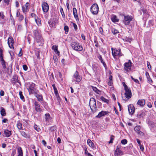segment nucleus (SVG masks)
I'll use <instances>...</instances> for the list:
<instances>
[{
    "label": "nucleus",
    "mask_w": 156,
    "mask_h": 156,
    "mask_svg": "<svg viewBox=\"0 0 156 156\" xmlns=\"http://www.w3.org/2000/svg\"><path fill=\"white\" fill-rule=\"evenodd\" d=\"M89 106L92 113H94L98 111L96 100L94 98H90L89 102Z\"/></svg>",
    "instance_id": "nucleus-1"
},
{
    "label": "nucleus",
    "mask_w": 156,
    "mask_h": 156,
    "mask_svg": "<svg viewBox=\"0 0 156 156\" xmlns=\"http://www.w3.org/2000/svg\"><path fill=\"white\" fill-rule=\"evenodd\" d=\"M71 46L73 50L76 51H82L83 49V48L81 45L79 43L75 42L72 43Z\"/></svg>",
    "instance_id": "nucleus-2"
},
{
    "label": "nucleus",
    "mask_w": 156,
    "mask_h": 156,
    "mask_svg": "<svg viewBox=\"0 0 156 156\" xmlns=\"http://www.w3.org/2000/svg\"><path fill=\"white\" fill-rule=\"evenodd\" d=\"M33 33L36 41L37 42H42L43 41L42 38L39 31L37 30H34Z\"/></svg>",
    "instance_id": "nucleus-3"
},
{
    "label": "nucleus",
    "mask_w": 156,
    "mask_h": 156,
    "mask_svg": "<svg viewBox=\"0 0 156 156\" xmlns=\"http://www.w3.org/2000/svg\"><path fill=\"white\" fill-rule=\"evenodd\" d=\"M111 49L112 55L114 58H115V57L116 56L120 57L123 55L121 52V49H114L113 48H112Z\"/></svg>",
    "instance_id": "nucleus-4"
},
{
    "label": "nucleus",
    "mask_w": 156,
    "mask_h": 156,
    "mask_svg": "<svg viewBox=\"0 0 156 156\" xmlns=\"http://www.w3.org/2000/svg\"><path fill=\"white\" fill-rule=\"evenodd\" d=\"M98 7L97 4H93L90 8V11L93 14H97L98 12Z\"/></svg>",
    "instance_id": "nucleus-5"
},
{
    "label": "nucleus",
    "mask_w": 156,
    "mask_h": 156,
    "mask_svg": "<svg viewBox=\"0 0 156 156\" xmlns=\"http://www.w3.org/2000/svg\"><path fill=\"white\" fill-rule=\"evenodd\" d=\"M35 84L33 83H31L29 85V86L28 88V90L29 91L30 94H33L35 92H37V90H35L34 88Z\"/></svg>",
    "instance_id": "nucleus-6"
},
{
    "label": "nucleus",
    "mask_w": 156,
    "mask_h": 156,
    "mask_svg": "<svg viewBox=\"0 0 156 156\" xmlns=\"http://www.w3.org/2000/svg\"><path fill=\"white\" fill-rule=\"evenodd\" d=\"M133 18L129 15L124 16L123 22L126 25H129L130 22L132 20Z\"/></svg>",
    "instance_id": "nucleus-7"
},
{
    "label": "nucleus",
    "mask_w": 156,
    "mask_h": 156,
    "mask_svg": "<svg viewBox=\"0 0 156 156\" xmlns=\"http://www.w3.org/2000/svg\"><path fill=\"white\" fill-rule=\"evenodd\" d=\"M73 80L77 82H79L81 81V79L79 76V73L77 71H76L74 74Z\"/></svg>",
    "instance_id": "nucleus-8"
},
{
    "label": "nucleus",
    "mask_w": 156,
    "mask_h": 156,
    "mask_svg": "<svg viewBox=\"0 0 156 156\" xmlns=\"http://www.w3.org/2000/svg\"><path fill=\"white\" fill-rule=\"evenodd\" d=\"M125 95L126 98L128 99L130 98L131 97V92L130 89L128 88H127L125 89Z\"/></svg>",
    "instance_id": "nucleus-9"
},
{
    "label": "nucleus",
    "mask_w": 156,
    "mask_h": 156,
    "mask_svg": "<svg viewBox=\"0 0 156 156\" xmlns=\"http://www.w3.org/2000/svg\"><path fill=\"white\" fill-rule=\"evenodd\" d=\"M128 110L129 114L132 115L134 114L135 111V108L133 105H129L128 106Z\"/></svg>",
    "instance_id": "nucleus-10"
},
{
    "label": "nucleus",
    "mask_w": 156,
    "mask_h": 156,
    "mask_svg": "<svg viewBox=\"0 0 156 156\" xmlns=\"http://www.w3.org/2000/svg\"><path fill=\"white\" fill-rule=\"evenodd\" d=\"M42 7L43 11L44 12H47L49 10V5L46 2H44L42 5Z\"/></svg>",
    "instance_id": "nucleus-11"
},
{
    "label": "nucleus",
    "mask_w": 156,
    "mask_h": 156,
    "mask_svg": "<svg viewBox=\"0 0 156 156\" xmlns=\"http://www.w3.org/2000/svg\"><path fill=\"white\" fill-rule=\"evenodd\" d=\"M132 62L130 60H129L128 62H126L124 64V69L126 71L131 69Z\"/></svg>",
    "instance_id": "nucleus-12"
},
{
    "label": "nucleus",
    "mask_w": 156,
    "mask_h": 156,
    "mask_svg": "<svg viewBox=\"0 0 156 156\" xmlns=\"http://www.w3.org/2000/svg\"><path fill=\"white\" fill-rule=\"evenodd\" d=\"M109 112L108 111H101L99 112L98 115L96 116L97 118H100L101 117L105 116Z\"/></svg>",
    "instance_id": "nucleus-13"
},
{
    "label": "nucleus",
    "mask_w": 156,
    "mask_h": 156,
    "mask_svg": "<svg viewBox=\"0 0 156 156\" xmlns=\"http://www.w3.org/2000/svg\"><path fill=\"white\" fill-rule=\"evenodd\" d=\"M14 40L12 37H9L8 38V43L10 48H14L13 46V44L14 43Z\"/></svg>",
    "instance_id": "nucleus-14"
},
{
    "label": "nucleus",
    "mask_w": 156,
    "mask_h": 156,
    "mask_svg": "<svg viewBox=\"0 0 156 156\" xmlns=\"http://www.w3.org/2000/svg\"><path fill=\"white\" fill-rule=\"evenodd\" d=\"M38 90H37V92H35L34 94L35 96L37 98L38 100L39 101H43V99L42 95H40L38 94Z\"/></svg>",
    "instance_id": "nucleus-15"
},
{
    "label": "nucleus",
    "mask_w": 156,
    "mask_h": 156,
    "mask_svg": "<svg viewBox=\"0 0 156 156\" xmlns=\"http://www.w3.org/2000/svg\"><path fill=\"white\" fill-rule=\"evenodd\" d=\"M34 105L36 112H40L41 111V109L40 107V105L38 104V103L37 101L35 102Z\"/></svg>",
    "instance_id": "nucleus-16"
},
{
    "label": "nucleus",
    "mask_w": 156,
    "mask_h": 156,
    "mask_svg": "<svg viewBox=\"0 0 156 156\" xmlns=\"http://www.w3.org/2000/svg\"><path fill=\"white\" fill-rule=\"evenodd\" d=\"M4 137H9L12 135L11 132L8 129H5L4 130Z\"/></svg>",
    "instance_id": "nucleus-17"
},
{
    "label": "nucleus",
    "mask_w": 156,
    "mask_h": 156,
    "mask_svg": "<svg viewBox=\"0 0 156 156\" xmlns=\"http://www.w3.org/2000/svg\"><path fill=\"white\" fill-rule=\"evenodd\" d=\"M52 49L54 51L55 53L59 55V51H58V46L56 45H53L52 47Z\"/></svg>",
    "instance_id": "nucleus-18"
},
{
    "label": "nucleus",
    "mask_w": 156,
    "mask_h": 156,
    "mask_svg": "<svg viewBox=\"0 0 156 156\" xmlns=\"http://www.w3.org/2000/svg\"><path fill=\"white\" fill-rule=\"evenodd\" d=\"M12 82L13 84H15L17 82L19 83L18 77L16 75H14L13 76L12 79Z\"/></svg>",
    "instance_id": "nucleus-19"
},
{
    "label": "nucleus",
    "mask_w": 156,
    "mask_h": 156,
    "mask_svg": "<svg viewBox=\"0 0 156 156\" xmlns=\"http://www.w3.org/2000/svg\"><path fill=\"white\" fill-rule=\"evenodd\" d=\"M137 104L141 106H143L145 104V101L144 99L139 100Z\"/></svg>",
    "instance_id": "nucleus-20"
},
{
    "label": "nucleus",
    "mask_w": 156,
    "mask_h": 156,
    "mask_svg": "<svg viewBox=\"0 0 156 156\" xmlns=\"http://www.w3.org/2000/svg\"><path fill=\"white\" fill-rule=\"evenodd\" d=\"M73 14L75 18L77 20V19H79L77 11L76 9L75 8H73Z\"/></svg>",
    "instance_id": "nucleus-21"
},
{
    "label": "nucleus",
    "mask_w": 156,
    "mask_h": 156,
    "mask_svg": "<svg viewBox=\"0 0 156 156\" xmlns=\"http://www.w3.org/2000/svg\"><path fill=\"white\" fill-rule=\"evenodd\" d=\"M122 154V151L119 149H116L115 151V155H121Z\"/></svg>",
    "instance_id": "nucleus-22"
},
{
    "label": "nucleus",
    "mask_w": 156,
    "mask_h": 156,
    "mask_svg": "<svg viewBox=\"0 0 156 156\" xmlns=\"http://www.w3.org/2000/svg\"><path fill=\"white\" fill-rule=\"evenodd\" d=\"M0 113L2 116H5L6 114L5 109L2 107H0Z\"/></svg>",
    "instance_id": "nucleus-23"
},
{
    "label": "nucleus",
    "mask_w": 156,
    "mask_h": 156,
    "mask_svg": "<svg viewBox=\"0 0 156 156\" xmlns=\"http://www.w3.org/2000/svg\"><path fill=\"white\" fill-rule=\"evenodd\" d=\"M111 20L114 23L118 22L119 20L117 16L115 15H113L112 16Z\"/></svg>",
    "instance_id": "nucleus-24"
},
{
    "label": "nucleus",
    "mask_w": 156,
    "mask_h": 156,
    "mask_svg": "<svg viewBox=\"0 0 156 156\" xmlns=\"http://www.w3.org/2000/svg\"><path fill=\"white\" fill-rule=\"evenodd\" d=\"M98 58L99 60L101 61V62L103 64L104 66L105 67L106 66V65L105 62L104 61L103 59H102L101 55H99L98 56Z\"/></svg>",
    "instance_id": "nucleus-25"
},
{
    "label": "nucleus",
    "mask_w": 156,
    "mask_h": 156,
    "mask_svg": "<svg viewBox=\"0 0 156 156\" xmlns=\"http://www.w3.org/2000/svg\"><path fill=\"white\" fill-rule=\"evenodd\" d=\"M48 23L51 27L54 26L55 24V22L54 20H51L48 21Z\"/></svg>",
    "instance_id": "nucleus-26"
},
{
    "label": "nucleus",
    "mask_w": 156,
    "mask_h": 156,
    "mask_svg": "<svg viewBox=\"0 0 156 156\" xmlns=\"http://www.w3.org/2000/svg\"><path fill=\"white\" fill-rule=\"evenodd\" d=\"M18 155V156H23V153L22 148L21 147H19L17 149Z\"/></svg>",
    "instance_id": "nucleus-27"
},
{
    "label": "nucleus",
    "mask_w": 156,
    "mask_h": 156,
    "mask_svg": "<svg viewBox=\"0 0 156 156\" xmlns=\"http://www.w3.org/2000/svg\"><path fill=\"white\" fill-rule=\"evenodd\" d=\"M93 90L96 93L98 94H100L101 91H100L98 90L96 87L91 86Z\"/></svg>",
    "instance_id": "nucleus-28"
},
{
    "label": "nucleus",
    "mask_w": 156,
    "mask_h": 156,
    "mask_svg": "<svg viewBox=\"0 0 156 156\" xmlns=\"http://www.w3.org/2000/svg\"><path fill=\"white\" fill-rule=\"evenodd\" d=\"M16 126L19 129H23V127H22V124L21 122H20V121H18L17 122Z\"/></svg>",
    "instance_id": "nucleus-29"
},
{
    "label": "nucleus",
    "mask_w": 156,
    "mask_h": 156,
    "mask_svg": "<svg viewBox=\"0 0 156 156\" xmlns=\"http://www.w3.org/2000/svg\"><path fill=\"white\" fill-rule=\"evenodd\" d=\"M87 143L90 147H94V144L90 139H88L87 140Z\"/></svg>",
    "instance_id": "nucleus-30"
},
{
    "label": "nucleus",
    "mask_w": 156,
    "mask_h": 156,
    "mask_svg": "<svg viewBox=\"0 0 156 156\" xmlns=\"http://www.w3.org/2000/svg\"><path fill=\"white\" fill-rule=\"evenodd\" d=\"M3 51L2 49L0 48V60L2 61L4 60L3 58Z\"/></svg>",
    "instance_id": "nucleus-31"
},
{
    "label": "nucleus",
    "mask_w": 156,
    "mask_h": 156,
    "mask_svg": "<svg viewBox=\"0 0 156 156\" xmlns=\"http://www.w3.org/2000/svg\"><path fill=\"white\" fill-rule=\"evenodd\" d=\"M35 20L37 24L38 25H41V21L37 17H35Z\"/></svg>",
    "instance_id": "nucleus-32"
},
{
    "label": "nucleus",
    "mask_w": 156,
    "mask_h": 156,
    "mask_svg": "<svg viewBox=\"0 0 156 156\" xmlns=\"http://www.w3.org/2000/svg\"><path fill=\"white\" fill-rule=\"evenodd\" d=\"M112 76L111 75H110L109 77V81L108 83V85L111 86L112 85Z\"/></svg>",
    "instance_id": "nucleus-33"
},
{
    "label": "nucleus",
    "mask_w": 156,
    "mask_h": 156,
    "mask_svg": "<svg viewBox=\"0 0 156 156\" xmlns=\"http://www.w3.org/2000/svg\"><path fill=\"white\" fill-rule=\"evenodd\" d=\"M141 128V126H136L134 128V130L137 133L140 131Z\"/></svg>",
    "instance_id": "nucleus-34"
},
{
    "label": "nucleus",
    "mask_w": 156,
    "mask_h": 156,
    "mask_svg": "<svg viewBox=\"0 0 156 156\" xmlns=\"http://www.w3.org/2000/svg\"><path fill=\"white\" fill-rule=\"evenodd\" d=\"M20 132L21 135L24 137L27 138L28 137V135L25 132L23 131H20Z\"/></svg>",
    "instance_id": "nucleus-35"
},
{
    "label": "nucleus",
    "mask_w": 156,
    "mask_h": 156,
    "mask_svg": "<svg viewBox=\"0 0 156 156\" xmlns=\"http://www.w3.org/2000/svg\"><path fill=\"white\" fill-rule=\"evenodd\" d=\"M60 11L61 14H62L63 18H65V15L64 13L63 9L61 7H60Z\"/></svg>",
    "instance_id": "nucleus-36"
},
{
    "label": "nucleus",
    "mask_w": 156,
    "mask_h": 156,
    "mask_svg": "<svg viewBox=\"0 0 156 156\" xmlns=\"http://www.w3.org/2000/svg\"><path fill=\"white\" fill-rule=\"evenodd\" d=\"M50 115L49 113H47L45 114V119L46 121H48L49 120Z\"/></svg>",
    "instance_id": "nucleus-37"
},
{
    "label": "nucleus",
    "mask_w": 156,
    "mask_h": 156,
    "mask_svg": "<svg viewBox=\"0 0 156 156\" xmlns=\"http://www.w3.org/2000/svg\"><path fill=\"white\" fill-rule=\"evenodd\" d=\"M100 98L102 101L107 103H108V100L105 98L103 96L101 97Z\"/></svg>",
    "instance_id": "nucleus-38"
},
{
    "label": "nucleus",
    "mask_w": 156,
    "mask_h": 156,
    "mask_svg": "<svg viewBox=\"0 0 156 156\" xmlns=\"http://www.w3.org/2000/svg\"><path fill=\"white\" fill-rule=\"evenodd\" d=\"M1 62V64L2 66L3 69H5L6 67V64H5V61L4 60Z\"/></svg>",
    "instance_id": "nucleus-39"
},
{
    "label": "nucleus",
    "mask_w": 156,
    "mask_h": 156,
    "mask_svg": "<svg viewBox=\"0 0 156 156\" xmlns=\"http://www.w3.org/2000/svg\"><path fill=\"white\" fill-rule=\"evenodd\" d=\"M114 136L113 135H112L111 136L110 138V140L109 142V144H111L113 143V140H114Z\"/></svg>",
    "instance_id": "nucleus-40"
},
{
    "label": "nucleus",
    "mask_w": 156,
    "mask_h": 156,
    "mask_svg": "<svg viewBox=\"0 0 156 156\" xmlns=\"http://www.w3.org/2000/svg\"><path fill=\"white\" fill-rule=\"evenodd\" d=\"M64 30L65 31L66 33L67 34L69 31V28L67 26H65L64 27Z\"/></svg>",
    "instance_id": "nucleus-41"
},
{
    "label": "nucleus",
    "mask_w": 156,
    "mask_h": 156,
    "mask_svg": "<svg viewBox=\"0 0 156 156\" xmlns=\"http://www.w3.org/2000/svg\"><path fill=\"white\" fill-rule=\"evenodd\" d=\"M19 95L20 96V98L21 99L23 100L24 99V97L22 94V92L20 91L19 92Z\"/></svg>",
    "instance_id": "nucleus-42"
},
{
    "label": "nucleus",
    "mask_w": 156,
    "mask_h": 156,
    "mask_svg": "<svg viewBox=\"0 0 156 156\" xmlns=\"http://www.w3.org/2000/svg\"><path fill=\"white\" fill-rule=\"evenodd\" d=\"M127 142V140L126 139H123L121 140V143L122 144H125Z\"/></svg>",
    "instance_id": "nucleus-43"
},
{
    "label": "nucleus",
    "mask_w": 156,
    "mask_h": 156,
    "mask_svg": "<svg viewBox=\"0 0 156 156\" xmlns=\"http://www.w3.org/2000/svg\"><path fill=\"white\" fill-rule=\"evenodd\" d=\"M24 19V16L23 15H20L19 16V20L20 21H21Z\"/></svg>",
    "instance_id": "nucleus-44"
},
{
    "label": "nucleus",
    "mask_w": 156,
    "mask_h": 156,
    "mask_svg": "<svg viewBox=\"0 0 156 156\" xmlns=\"http://www.w3.org/2000/svg\"><path fill=\"white\" fill-rule=\"evenodd\" d=\"M131 78L136 83H139V81L137 79L134 78L132 76H131Z\"/></svg>",
    "instance_id": "nucleus-45"
},
{
    "label": "nucleus",
    "mask_w": 156,
    "mask_h": 156,
    "mask_svg": "<svg viewBox=\"0 0 156 156\" xmlns=\"http://www.w3.org/2000/svg\"><path fill=\"white\" fill-rule=\"evenodd\" d=\"M137 133L138 134H139L140 136H144L145 135L144 133L143 132H142V131H140L139 132H138Z\"/></svg>",
    "instance_id": "nucleus-46"
},
{
    "label": "nucleus",
    "mask_w": 156,
    "mask_h": 156,
    "mask_svg": "<svg viewBox=\"0 0 156 156\" xmlns=\"http://www.w3.org/2000/svg\"><path fill=\"white\" fill-rule=\"evenodd\" d=\"M23 55V53H22V49L21 48H20V52L19 53V54H18V56H19V57H20L21 56H22Z\"/></svg>",
    "instance_id": "nucleus-47"
},
{
    "label": "nucleus",
    "mask_w": 156,
    "mask_h": 156,
    "mask_svg": "<svg viewBox=\"0 0 156 156\" xmlns=\"http://www.w3.org/2000/svg\"><path fill=\"white\" fill-rule=\"evenodd\" d=\"M23 68L24 70L26 71L27 69V66L26 65H23Z\"/></svg>",
    "instance_id": "nucleus-48"
},
{
    "label": "nucleus",
    "mask_w": 156,
    "mask_h": 156,
    "mask_svg": "<svg viewBox=\"0 0 156 156\" xmlns=\"http://www.w3.org/2000/svg\"><path fill=\"white\" fill-rule=\"evenodd\" d=\"M141 10H142V12H143L144 14H147V11L146 9H141Z\"/></svg>",
    "instance_id": "nucleus-49"
},
{
    "label": "nucleus",
    "mask_w": 156,
    "mask_h": 156,
    "mask_svg": "<svg viewBox=\"0 0 156 156\" xmlns=\"http://www.w3.org/2000/svg\"><path fill=\"white\" fill-rule=\"evenodd\" d=\"M94 43H95V44H95V46L96 47H98V42L97 41V40L94 39Z\"/></svg>",
    "instance_id": "nucleus-50"
},
{
    "label": "nucleus",
    "mask_w": 156,
    "mask_h": 156,
    "mask_svg": "<svg viewBox=\"0 0 156 156\" xmlns=\"http://www.w3.org/2000/svg\"><path fill=\"white\" fill-rule=\"evenodd\" d=\"M53 58L55 62H56L58 61V58L56 56H54L53 57Z\"/></svg>",
    "instance_id": "nucleus-51"
},
{
    "label": "nucleus",
    "mask_w": 156,
    "mask_h": 156,
    "mask_svg": "<svg viewBox=\"0 0 156 156\" xmlns=\"http://www.w3.org/2000/svg\"><path fill=\"white\" fill-rule=\"evenodd\" d=\"M74 28L75 30L77 29V26L76 24L74 23H73Z\"/></svg>",
    "instance_id": "nucleus-52"
},
{
    "label": "nucleus",
    "mask_w": 156,
    "mask_h": 156,
    "mask_svg": "<svg viewBox=\"0 0 156 156\" xmlns=\"http://www.w3.org/2000/svg\"><path fill=\"white\" fill-rule=\"evenodd\" d=\"M29 4L28 2H27L25 5V7H26V10H25V12L27 11V7L29 6Z\"/></svg>",
    "instance_id": "nucleus-53"
},
{
    "label": "nucleus",
    "mask_w": 156,
    "mask_h": 156,
    "mask_svg": "<svg viewBox=\"0 0 156 156\" xmlns=\"http://www.w3.org/2000/svg\"><path fill=\"white\" fill-rule=\"evenodd\" d=\"M114 34H116L119 33L118 31L116 29H115L112 32Z\"/></svg>",
    "instance_id": "nucleus-54"
},
{
    "label": "nucleus",
    "mask_w": 156,
    "mask_h": 156,
    "mask_svg": "<svg viewBox=\"0 0 156 156\" xmlns=\"http://www.w3.org/2000/svg\"><path fill=\"white\" fill-rule=\"evenodd\" d=\"M0 17L2 19H4V16L3 13L0 12Z\"/></svg>",
    "instance_id": "nucleus-55"
},
{
    "label": "nucleus",
    "mask_w": 156,
    "mask_h": 156,
    "mask_svg": "<svg viewBox=\"0 0 156 156\" xmlns=\"http://www.w3.org/2000/svg\"><path fill=\"white\" fill-rule=\"evenodd\" d=\"M149 23L151 25H153L154 24L153 21L152 20H151L149 21Z\"/></svg>",
    "instance_id": "nucleus-56"
},
{
    "label": "nucleus",
    "mask_w": 156,
    "mask_h": 156,
    "mask_svg": "<svg viewBox=\"0 0 156 156\" xmlns=\"http://www.w3.org/2000/svg\"><path fill=\"white\" fill-rule=\"evenodd\" d=\"M4 92L2 90H1L0 92V95L1 96H3L4 95Z\"/></svg>",
    "instance_id": "nucleus-57"
},
{
    "label": "nucleus",
    "mask_w": 156,
    "mask_h": 156,
    "mask_svg": "<svg viewBox=\"0 0 156 156\" xmlns=\"http://www.w3.org/2000/svg\"><path fill=\"white\" fill-rule=\"evenodd\" d=\"M147 79L148 80V82L150 83H152V81L151 80V79L150 78V77H149L147 78Z\"/></svg>",
    "instance_id": "nucleus-58"
},
{
    "label": "nucleus",
    "mask_w": 156,
    "mask_h": 156,
    "mask_svg": "<svg viewBox=\"0 0 156 156\" xmlns=\"http://www.w3.org/2000/svg\"><path fill=\"white\" fill-rule=\"evenodd\" d=\"M37 126L36 125H35L34 126V129L36 130L37 131H39V130H40V129L39 128H38L37 129Z\"/></svg>",
    "instance_id": "nucleus-59"
},
{
    "label": "nucleus",
    "mask_w": 156,
    "mask_h": 156,
    "mask_svg": "<svg viewBox=\"0 0 156 156\" xmlns=\"http://www.w3.org/2000/svg\"><path fill=\"white\" fill-rule=\"evenodd\" d=\"M139 146H140V149L142 151H144V147L143 146L140 145H139Z\"/></svg>",
    "instance_id": "nucleus-60"
},
{
    "label": "nucleus",
    "mask_w": 156,
    "mask_h": 156,
    "mask_svg": "<svg viewBox=\"0 0 156 156\" xmlns=\"http://www.w3.org/2000/svg\"><path fill=\"white\" fill-rule=\"evenodd\" d=\"M147 67L149 69H151V66L150 63L149 62H147Z\"/></svg>",
    "instance_id": "nucleus-61"
},
{
    "label": "nucleus",
    "mask_w": 156,
    "mask_h": 156,
    "mask_svg": "<svg viewBox=\"0 0 156 156\" xmlns=\"http://www.w3.org/2000/svg\"><path fill=\"white\" fill-rule=\"evenodd\" d=\"M122 84L124 88V89L128 87L126 85L124 82H122Z\"/></svg>",
    "instance_id": "nucleus-62"
},
{
    "label": "nucleus",
    "mask_w": 156,
    "mask_h": 156,
    "mask_svg": "<svg viewBox=\"0 0 156 156\" xmlns=\"http://www.w3.org/2000/svg\"><path fill=\"white\" fill-rule=\"evenodd\" d=\"M136 141H137V143L139 144V145H141V141H140V140L138 139H136Z\"/></svg>",
    "instance_id": "nucleus-63"
},
{
    "label": "nucleus",
    "mask_w": 156,
    "mask_h": 156,
    "mask_svg": "<svg viewBox=\"0 0 156 156\" xmlns=\"http://www.w3.org/2000/svg\"><path fill=\"white\" fill-rule=\"evenodd\" d=\"M15 3H16V7L17 8H18V7H19V2L17 1H16L15 2Z\"/></svg>",
    "instance_id": "nucleus-64"
}]
</instances>
